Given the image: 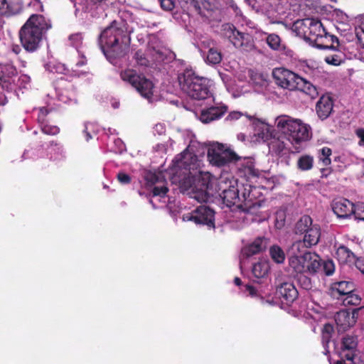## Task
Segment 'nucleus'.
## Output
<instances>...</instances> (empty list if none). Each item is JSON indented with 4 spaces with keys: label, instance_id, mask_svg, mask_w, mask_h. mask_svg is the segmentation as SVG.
<instances>
[{
    "label": "nucleus",
    "instance_id": "nucleus-1",
    "mask_svg": "<svg viewBox=\"0 0 364 364\" xmlns=\"http://www.w3.org/2000/svg\"><path fill=\"white\" fill-rule=\"evenodd\" d=\"M173 163V171L176 175L178 174V180L186 181L190 187L193 185L208 190L212 189L215 179L208 171L200 170L201 161L189 147L177 155Z\"/></svg>",
    "mask_w": 364,
    "mask_h": 364
},
{
    "label": "nucleus",
    "instance_id": "nucleus-2",
    "mask_svg": "<svg viewBox=\"0 0 364 364\" xmlns=\"http://www.w3.org/2000/svg\"><path fill=\"white\" fill-rule=\"evenodd\" d=\"M292 31L309 41L310 45L320 49L336 50L338 39L336 36L329 35L323 28L321 22L314 18H304L296 21Z\"/></svg>",
    "mask_w": 364,
    "mask_h": 364
},
{
    "label": "nucleus",
    "instance_id": "nucleus-3",
    "mask_svg": "<svg viewBox=\"0 0 364 364\" xmlns=\"http://www.w3.org/2000/svg\"><path fill=\"white\" fill-rule=\"evenodd\" d=\"M130 33L125 21H112L102 31L99 38V44L105 55L107 52H113L116 55H121L128 48Z\"/></svg>",
    "mask_w": 364,
    "mask_h": 364
},
{
    "label": "nucleus",
    "instance_id": "nucleus-4",
    "mask_svg": "<svg viewBox=\"0 0 364 364\" xmlns=\"http://www.w3.org/2000/svg\"><path fill=\"white\" fill-rule=\"evenodd\" d=\"M50 28V21L44 16L38 14L31 15L19 32L23 47L27 51H35L39 47L43 34Z\"/></svg>",
    "mask_w": 364,
    "mask_h": 364
},
{
    "label": "nucleus",
    "instance_id": "nucleus-5",
    "mask_svg": "<svg viewBox=\"0 0 364 364\" xmlns=\"http://www.w3.org/2000/svg\"><path fill=\"white\" fill-rule=\"evenodd\" d=\"M274 124L278 131L292 145L299 144L310 138V126L299 119L289 115H280L275 119Z\"/></svg>",
    "mask_w": 364,
    "mask_h": 364
},
{
    "label": "nucleus",
    "instance_id": "nucleus-6",
    "mask_svg": "<svg viewBox=\"0 0 364 364\" xmlns=\"http://www.w3.org/2000/svg\"><path fill=\"white\" fill-rule=\"evenodd\" d=\"M250 186L244 188V192L242 196L239 195L237 186L232 188L230 191H225L224 193H219L223 200V203L228 207L235 206L237 209L244 212H252L259 206L258 202L255 200L254 191Z\"/></svg>",
    "mask_w": 364,
    "mask_h": 364
},
{
    "label": "nucleus",
    "instance_id": "nucleus-7",
    "mask_svg": "<svg viewBox=\"0 0 364 364\" xmlns=\"http://www.w3.org/2000/svg\"><path fill=\"white\" fill-rule=\"evenodd\" d=\"M181 90L190 97L200 100L206 99L210 95L209 80L196 75L191 70L186 71L179 77Z\"/></svg>",
    "mask_w": 364,
    "mask_h": 364
},
{
    "label": "nucleus",
    "instance_id": "nucleus-8",
    "mask_svg": "<svg viewBox=\"0 0 364 364\" xmlns=\"http://www.w3.org/2000/svg\"><path fill=\"white\" fill-rule=\"evenodd\" d=\"M289 266L299 274L317 273L321 268V259L316 252H304L303 255H293L289 258Z\"/></svg>",
    "mask_w": 364,
    "mask_h": 364
},
{
    "label": "nucleus",
    "instance_id": "nucleus-9",
    "mask_svg": "<svg viewBox=\"0 0 364 364\" xmlns=\"http://www.w3.org/2000/svg\"><path fill=\"white\" fill-rule=\"evenodd\" d=\"M207 158L211 165L222 167L235 162L239 156L228 145L213 142L208 149Z\"/></svg>",
    "mask_w": 364,
    "mask_h": 364
},
{
    "label": "nucleus",
    "instance_id": "nucleus-10",
    "mask_svg": "<svg viewBox=\"0 0 364 364\" xmlns=\"http://www.w3.org/2000/svg\"><path fill=\"white\" fill-rule=\"evenodd\" d=\"M120 76L123 81L129 82L142 97L151 102L154 90V85L151 80L130 69L122 71Z\"/></svg>",
    "mask_w": 364,
    "mask_h": 364
},
{
    "label": "nucleus",
    "instance_id": "nucleus-11",
    "mask_svg": "<svg viewBox=\"0 0 364 364\" xmlns=\"http://www.w3.org/2000/svg\"><path fill=\"white\" fill-rule=\"evenodd\" d=\"M224 34L228 37L235 47L244 51H251L255 48L252 36L245 33L236 30L233 25L225 24L223 26Z\"/></svg>",
    "mask_w": 364,
    "mask_h": 364
},
{
    "label": "nucleus",
    "instance_id": "nucleus-12",
    "mask_svg": "<svg viewBox=\"0 0 364 364\" xmlns=\"http://www.w3.org/2000/svg\"><path fill=\"white\" fill-rule=\"evenodd\" d=\"M272 76L279 87L289 90L296 89L299 76L291 70L284 68H277L273 70Z\"/></svg>",
    "mask_w": 364,
    "mask_h": 364
},
{
    "label": "nucleus",
    "instance_id": "nucleus-13",
    "mask_svg": "<svg viewBox=\"0 0 364 364\" xmlns=\"http://www.w3.org/2000/svg\"><path fill=\"white\" fill-rule=\"evenodd\" d=\"M358 339L357 336L346 334L341 339L338 350L340 358H343L348 361H352L355 359L358 355Z\"/></svg>",
    "mask_w": 364,
    "mask_h": 364
},
{
    "label": "nucleus",
    "instance_id": "nucleus-14",
    "mask_svg": "<svg viewBox=\"0 0 364 364\" xmlns=\"http://www.w3.org/2000/svg\"><path fill=\"white\" fill-rule=\"evenodd\" d=\"M320 236V227L318 225L314 224L304 233L303 240H297L293 243L291 249L292 250H301L304 248H311L318 242Z\"/></svg>",
    "mask_w": 364,
    "mask_h": 364
},
{
    "label": "nucleus",
    "instance_id": "nucleus-15",
    "mask_svg": "<svg viewBox=\"0 0 364 364\" xmlns=\"http://www.w3.org/2000/svg\"><path fill=\"white\" fill-rule=\"evenodd\" d=\"M358 309L351 311L341 310L335 315V322L338 332H345L352 327L356 322Z\"/></svg>",
    "mask_w": 364,
    "mask_h": 364
},
{
    "label": "nucleus",
    "instance_id": "nucleus-16",
    "mask_svg": "<svg viewBox=\"0 0 364 364\" xmlns=\"http://www.w3.org/2000/svg\"><path fill=\"white\" fill-rule=\"evenodd\" d=\"M183 220H193L196 224L206 225L210 228H214V212L206 206H200L197 208L195 215H184Z\"/></svg>",
    "mask_w": 364,
    "mask_h": 364
},
{
    "label": "nucleus",
    "instance_id": "nucleus-17",
    "mask_svg": "<svg viewBox=\"0 0 364 364\" xmlns=\"http://www.w3.org/2000/svg\"><path fill=\"white\" fill-rule=\"evenodd\" d=\"M235 163L237 164L238 172L241 176L247 178H257L260 176V171L255 168L254 161L250 158L242 159L239 156V159L235 160Z\"/></svg>",
    "mask_w": 364,
    "mask_h": 364
},
{
    "label": "nucleus",
    "instance_id": "nucleus-18",
    "mask_svg": "<svg viewBox=\"0 0 364 364\" xmlns=\"http://www.w3.org/2000/svg\"><path fill=\"white\" fill-rule=\"evenodd\" d=\"M355 284L351 280L336 282L331 284L329 288V294L331 297L339 299L347 294L355 291Z\"/></svg>",
    "mask_w": 364,
    "mask_h": 364
},
{
    "label": "nucleus",
    "instance_id": "nucleus-19",
    "mask_svg": "<svg viewBox=\"0 0 364 364\" xmlns=\"http://www.w3.org/2000/svg\"><path fill=\"white\" fill-rule=\"evenodd\" d=\"M277 293L287 305L292 304L299 296V292L291 282H284L277 288Z\"/></svg>",
    "mask_w": 364,
    "mask_h": 364
},
{
    "label": "nucleus",
    "instance_id": "nucleus-20",
    "mask_svg": "<svg viewBox=\"0 0 364 364\" xmlns=\"http://www.w3.org/2000/svg\"><path fill=\"white\" fill-rule=\"evenodd\" d=\"M16 69L12 64L9 63L3 65L0 73V87L2 90L9 89L11 83L16 82Z\"/></svg>",
    "mask_w": 364,
    "mask_h": 364
},
{
    "label": "nucleus",
    "instance_id": "nucleus-21",
    "mask_svg": "<svg viewBox=\"0 0 364 364\" xmlns=\"http://www.w3.org/2000/svg\"><path fill=\"white\" fill-rule=\"evenodd\" d=\"M332 98L328 95H323L316 103V109L318 117L323 120L329 117L333 110Z\"/></svg>",
    "mask_w": 364,
    "mask_h": 364
},
{
    "label": "nucleus",
    "instance_id": "nucleus-22",
    "mask_svg": "<svg viewBox=\"0 0 364 364\" xmlns=\"http://www.w3.org/2000/svg\"><path fill=\"white\" fill-rule=\"evenodd\" d=\"M252 125L255 129V134L263 141H269L272 136V127L266 122L253 118Z\"/></svg>",
    "mask_w": 364,
    "mask_h": 364
},
{
    "label": "nucleus",
    "instance_id": "nucleus-23",
    "mask_svg": "<svg viewBox=\"0 0 364 364\" xmlns=\"http://www.w3.org/2000/svg\"><path fill=\"white\" fill-rule=\"evenodd\" d=\"M176 176H174L173 180L174 182H178L182 186L185 188L188 189L191 188V197L196 200L200 203H204L208 201L209 198L210 193L208 192L210 190L199 188L197 186H193L192 187L188 186L189 184L186 183V181H183L182 180H178L176 178Z\"/></svg>",
    "mask_w": 364,
    "mask_h": 364
},
{
    "label": "nucleus",
    "instance_id": "nucleus-24",
    "mask_svg": "<svg viewBox=\"0 0 364 364\" xmlns=\"http://www.w3.org/2000/svg\"><path fill=\"white\" fill-rule=\"evenodd\" d=\"M289 144L284 135L280 137L273 136L268 142V146L271 152L277 155H283L290 150Z\"/></svg>",
    "mask_w": 364,
    "mask_h": 364
},
{
    "label": "nucleus",
    "instance_id": "nucleus-25",
    "mask_svg": "<svg viewBox=\"0 0 364 364\" xmlns=\"http://www.w3.org/2000/svg\"><path fill=\"white\" fill-rule=\"evenodd\" d=\"M354 205L347 199H340L333 204V210L338 218H347L353 213Z\"/></svg>",
    "mask_w": 364,
    "mask_h": 364
},
{
    "label": "nucleus",
    "instance_id": "nucleus-26",
    "mask_svg": "<svg viewBox=\"0 0 364 364\" xmlns=\"http://www.w3.org/2000/svg\"><path fill=\"white\" fill-rule=\"evenodd\" d=\"M225 106L211 107L201 111L199 119L203 123H209L220 118L226 112Z\"/></svg>",
    "mask_w": 364,
    "mask_h": 364
},
{
    "label": "nucleus",
    "instance_id": "nucleus-27",
    "mask_svg": "<svg viewBox=\"0 0 364 364\" xmlns=\"http://www.w3.org/2000/svg\"><path fill=\"white\" fill-rule=\"evenodd\" d=\"M248 250H282L277 245L272 244L270 240L264 237H259L251 242L248 245Z\"/></svg>",
    "mask_w": 364,
    "mask_h": 364
},
{
    "label": "nucleus",
    "instance_id": "nucleus-28",
    "mask_svg": "<svg viewBox=\"0 0 364 364\" xmlns=\"http://www.w3.org/2000/svg\"><path fill=\"white\" fill-rule=\"evenodd\" d=\"M235 186H237V181L234 177L229 175L221 176L217 180L216 191L218 193H224Z\"/></svg>",
    "mask_w": 364,
    "mask_h": 364
},
{
    "label": "nucleus",
    "instance_id": "nucleus-29",
    "mask_svg": "<svg viewBox=\"0 0 364 364\" xmlns=\"http://www.w3.org/2000/svg\"><path fill=\"white\" fill-rule=\"evenodd\" d=\"M275 11L279 19L273 23H281L283 20L290 14V3L289 0H279L275 5Z\"/></svg>",
    "mask_w": 364,
    "mask_h": 364
},
{
    "label": "nucleus",
    "instance_id": "nucleus-30",
    "mask_svg": "<svg viewBox=\"0 0 364 364\" xmlns=\"http://www.w3.org/2000/svg\"><path fill=\"white\" fill-rule=\"evenodd\" d=\"M269 268V264L267 261L259 260L253 264L252 272L256 278H264L268 274Z\"/></svg>",
    "mask_w": 364,
    "mask_h": 364
},
{
    "label": "nucleus",
    "instance_id": "nucleus-31",
    "mask_svg": "<svg viewBox=\"0 0 364 364\" xmlns=\"http://www.w3.org/2000/svg\"><path fill=\"white\" fill-rule=\"evenodd\" d=\"M309 95L311 98H314L318 95L316 87L310 82L299 76L296 89Z\"/></svg>",
    "mask_w": 364,
    "mask_h": 364
},
{
    "label": "nucleus",
    "instance_id": "nucleus-32",
    "mask_svg": "<svg viewBox=\"0 0 364 364\" xmlns=\"http://www.w3.org/2000/svg\"><path fill=\"white\" fill-rule=\"evenodd\" d=\"M314 164L313 156L309 154L301 155L296 161V167L301 171H307L312 169Z\"/></svg>",
    "mask_w": 364,
    "mask_h": 364
},
{
    "label": "nucleus",
    "instance_id": "nucleus-33",
    "mask_svg": "<svg viewBox=\"0 0 364 364\" xmlns=\"http://www.w3.org/2000/svg\"><path fill=\"white\" fill-rule=\"evenodd\" d=\"M203 55L205 62L208 65H213L219 64L223 59L220 51L215 48H210V50H208L206 53H203Z\"/></svg>",
    "mask_w": 364,
    "mask_h": 364
},
{
    "label": "nucleus",
    "instance_id": "nucleus-34",
    "mask_svg": "<svg viewBox=\"0 0 364 364\" xmlns=\"http://www.w3.org/2000/svg\"><path fill=\"white\" fill-rule=\"evenodd\" d=\"M314 224L312 223V219L309 216L304 215L296 223V231L301 234L305 233L311 228V226H314Z\"/></svg>",
    "mask_w": 364,
    "mask_h": 364
},
{
    "label": "nucleus",
    "instance_id": "nucleus-35",
    "mask_svg": "<svg viewBox=\"0 0 364 364\" xmlns=\"http://www.w3.org/2000/svg\"><path fill=\"white\" fill-rule=\"evenodd\" d=\"M266 42L270 48L274 50H282L285 46L282 44L280 37L274 33L269 34Z\"/></svg>",
    "mask_w": 364,
    "mask_h": 364
},
{
    "label": "nucleus",
    "instance_id": "nucleus-36",
    "mask_svg": "<svg viewBox=\"0 0 364 364\" xmlns=\"http://www.w3.org/2000/svg\"><path fill=\"white\" fill-rule=\"evenodd\" d=\"M332 154L331 149L328 147H323L318 151V163L321 164L323 166H328L331 164V155Z\"/></svg>",
    "mask_w": 364,
    "mask_h": 364
},
{
    "label": "nucleus",
    "instance_id": "nucleus-37",
    "mask_svg": "<svg viewBox=\"0 0 364 364\" xmlns=\"http://www.w3.org/2000/svg\"><path fill=\"white\" fill-rule=\"evenodd\" d=\"M344 296L343 299L344 306H358L360 304L361 297L355 294V291H351V293L347 294Z\"/></svg>",
    "mask_w": 364,
    "mask_h": 364
},
{
    "label": "nucleus",
    "instance_id": "nucleus-38",
    "mask_svg": "<svg viewBox=\"0 0 364 364\" xmlns=\"http://www.w3.org/2000/svg\"><path fill=\"white\" fill-rule=\"evenodd\" d=\"M297 282L302 289L306 290H310L313 287L311 279L304 273L297 276Z\"/></svg>",
    "mask_w": 364,
    "mask_h": 364
},
{
    "label": "nucleus",
    "instance_id": "nucleus-39",
    "mask_svg": "<svg viewBox=\"0 0 364 364\" xmlns=\"http://www.w3.org/2000/svg\"><path fill=\"white\" fill-rule=\"evenodd\" d=\"M180 4L183 11L187 13L193 10L198 11L200 9L198 3L194 0H186L185 1H181Z\"/></svg>",
    "mask_w": 364,
    "mask_h": 364
},
{
    "label": "nucleus",
    "instance_id": "nucleus-40",
    "mask_svg": "<svg viewBox=\"0 0 364 364\" xmlns=\"http://www.w3.org/2000/svg\"><path fill=\"white\" fill-rule=\"evenodd\" d=\"M325 62L332 65H339L343 62V55L341 52L325 57Z\"/></svg>",
    "mask_w": 364,
    "mask_h": 364
},
{
    "label": "nucleus",
    "instance_id": "nucleus-41",
    "mask_svg": "<svg viewBox=\"0 0 364 364\" xmlns=\"http://www.w3.org/2000/svg\"><path fill=\"white\" fill-rule=\"evenodd\" d=\"M48 69L51 73L58 74H65L67 71L65 65L60 63H50L48 65Z\"/></svg>",
    "mask_w": 364,
    "mask_h": 364
},
{
    "label": "nucleus",
    "instance_id": "nucleus-42",
    "mask_svg": "<svg viewBox=\"0 0 364 364\" xmlns=\"http://www.w3.org/2000/svg\"><path fill=\"white\" fill-rule=\"evenodd\" d=\"M215 42L209 38L202 39L198 45L200 51L203 54L205 50H210V48H214Z\"/></svg>",
    "mask_w": 364,
    "mask_h": 364
},
{
    "label": "nucleus",
    "instance_id": "nucleus-43",
    "mask_svg": "<svg viewBox=\"0 0 364 364\" xmlns=\"http://www.w3.org/2000/svg\"><path fill=\"white\" fill-rule=\"evenodd\" d=\"M347 254V257H350V254L355 258V267L364 274V257H355L353 252H345Z\"/></svg>",
    "mask_w": 364,
    "mask_h": 364
},
{
    "label": "nucleus",
    "instance_id": "nucleus-44",
    "mask_svg": "<svg viewBox=\"0 0 364 364\" xmlns=\"http://www.w3.org/2000/svg\"><path fill=\"white\" fill-rule=\"evenodd\" d=\"M250 80L253 84L258 86H262L264 82L263 75L255 72H251Z\"/></svg>",
    "mask_w": 364,
    "mask_h": 364
},
{
    "label": "nucleus",
    "instance_id": "nucleus-45",
    "mask_svg": "<svg viewBox=\"0 0 364 364\" xmlns=\"http://www.w3.org/2000/svg\"><path fill=\"white\" fill-rule=\"evenodd\" d=\"M353 214L356 220L364 221V203L355 206Z\"/></svg>",
    "mask_w": 364,
    "mask_h": 364
},
{
    "label": "nucleus",
    "instance_id": "nucleus-46",
    "mask_svg": "<svg viewBox=\"0 0 364 364\" xmlns=\"http://www.w3.org/2000/svg\"><path fill=\"white\" fill-rule=\"evenodd\" d=\"M323 264V270L325 272V274L327 276H330L333 274L335 270V266L333 262L331 260H327L323 262H321V265Z\"/></svg>",
    "mask_w": 364,
    "mask_h": 364
},
{
    "label": "nucleus",
    "instance_id": "nucleus-47",
    "mask_svg": "<svg viewBox=\"0 0 364 364\" xmlns=\"http://www.w3.org/2000/svg\"><path fill=\"white\" fill-rule=\"evenodd\" d=\"M136 62L140 65H147L148 60L145 57L144 53L141 50H137L134 54Z\"/></svg>",
    "mask_w": 364,
    "mask_h": 364
},
{
    "label": "nucleus",
    "instance_id": "nucleus-48",
    "mask_svg": "<svg viewBox=\"0 0 364 364\" xmlns=\"http://www.w3.org/2000/svg\"><path fill=\"white\" fill-rule=\"evenodd\" d=\"M161 7L166 11H171L176 7L174 0H159Z\"/></svg>",
    "mask_w": 364,
    "mask_h": 364
},
{
    "label": "nucleus",
    "instance_id": "nucleus-49",
    "mask_svg": "<svg viewBox=\"0 0 364 364\" xmlns=\"http://www.w3.org/2000/svg\"><path fill=\"white\" fill-rule=\"evenodd\" d=\"M41 129L46 134L55 135L59 132V128L58 127L48 124L43 125Z\"/></svg>",
    "mask_w": 364,
    "mask_h": 364
},
{
    "label": "nucleus",
    "instance_id": "nucleus-50",
    "mask_svg": "<svg viewBox=\"0 0 364 364\" xmlns=\"http://www.w3.org/2000/svg\"><path fill=\"white\" fill-rule=\"evenodd\" d=\"M272 259L277 264L283 263L285 259L284 252H269Z\"/></svg>",
    "mask_w": 364,
    "mask_h": 364
},
{
    "label": "nucleus",
    "instance_id": "nucleus-51",
    "mask_svg": "<svg viewBox=\"0 0 364 364\" xmlns=\"http://www.w3.org/2000/svg\"><path fill=\"white\" fill-rule=\"evenodd\" d=\"M332 336L329 335H325V333L321 332V342L324 348L325 355H328L330 353L329 351V343L331 340Z\"/></svg>",
    "mask_w": 364,
    "mask_h": 364
},
{
    "label": "nucleus",
    "instance_id": "nucleus-52",
    "mask_svg": "<svg viewBox=\"0 0 364 364\" xmlns=\"http://www.w3.org/2000/svg\"><path fill=\"white\" fill-rule=\"evenodd\" d=\"M245 287L244 291L247 292L250 296L252 297H257L259 296L262 299H263V296H262L258 291L252 285L250 284H245L243 286Z\"/></svg>",
    "mask_w": 364,
    "mask_h": 364
},
{
    "label": "nucleus",
    "instance_id": "nucleus-53",
    "mask_svg": "<svg viewBox=\"0 0 364 364\" xmlns=\"http://www.w3.org/2000/svg\"><path fill=\"white\" fill-rule=\"evenodd\" d=\"M284 212L279 211L276 215V223L275 225L277 228H282L284 225Z\"/></svg>",
    "mask_w": 364,
    "mask_h": 364
},
{
    "label": "nucleus",
    "instance_id": "nucleus-54",
    "mask_svg": "<svg viewBox=\"0 0 364 364\" xmlns=\"http://www.w3.org/2000/svg\"><path fill=\"white\" fill-rule=\"evenodd\" d=\"M168 191L167 187L162 186H155L153 189V194L154 196H160L164 197L166 196V193Z\"/></svg>",
    "mask_w": 364,
    "mask_h": 364
},
{
    "label": "nucleus",
    "instance_id": "nucleus-55",
    "mask_svg": "<svg viewBox=\"0 0 364 364\" xmlns=\"http://www.w3.org/2000/svg\"><path fill=\"white\" fill-rule=\"evenodd\" d=\"M355 36L358 41L364 47V24L363 26L355 28Z\"/></svg>",
    "mask_w": 364,
    "mask_h": 364
},
{
    "label": "nucleus",
    "instance_id": "nucleus-56",
    "mask_svg": "<svg viewBox=\"0 0 364 364\" xmlns=\"http://www.w3.org/2000/svg\"><path fill=\"white\" fill-rule=\"evenodd\" d=\"M321 332L325 333V335H329V336H332V335L334 332V328H333V325H331L330 323H326L323 326Z\"/></svg>",
    "mask_w": 364,
    "mask_h": 364
},
{
    "label": "nucleus",
    "instance_id": "nucleus-57",
    "mask_svg": "<svg viewBox=\"0 0 364 364\" xmlns=\"http://www.w3.org/2000/svg\"><path fill=\"white\" fill-rule=\"evenodd\" d=\"M117 178L119 182L124 184L129 183L131 181L129 176L124 173H118Z\"/></svg>",
    "mask_w": 364,
    "mask_h": 364
},
{
    "label": "nucleus",
    "instance_id": "nucleus-58",
    "mask_svg": "<svg viewBox=\"0 0 364 364\" xmlns=\"http://www.w3.org/2000/svg\"><path fill=\"white\" fill-rule=\"evenodd\" d=\"M242 115V114L240 112H232L227 117V119H229V120L238 119Z\"/></svg>",
    "mask_w": 364,
    "mask_h": 364
},
{
    "label": "nucleus",
    "instance_id": "nucleus-59",
    "mask_svg": "<svg viewBox=\"0 0 364 364\" xmlns=\"http://www.w3.org/2000/svg\"><path fill=\"white\" fill-rule=\"evenodd\" d=\"M356 134L360 139L358 144L360 145L364 146V129L357 130Z\"/></svg>",
    "mask_w": 364,
    "mask_h": 364
},
{
    "label": "nucleus",
    "instance_id": "nucleus-60",
    "mask_svg": "<svg viewBox=\"0 0 364 364\" xmlns=\"http://www.w3.org/2000/svg\"><path fill=\"white\" fill-rule=\"evenodd\" d=\"M51 146H55V151L59 154L60 156H63L64 154V150L62 146L58 145V144L55 143L54 141H52L50 143Z\"/></svg>",
    "mask_w": 364,
    "mask_h": 364
},
{
    "label": "nucleus",
    "instance_id": "nucleus-61",
    "mask_svg": "<svg viewBox=\"0 0 364 364\" xmlns=\"http://www.w3.org/2000/svg\"><path fill=\"white\" fill-rule=\"evenodd\" d=\"M335 364H355V363L354 359H352V361H348L346 359L340 358V360H337Z\"/></svg>",
    "mask_w": 364,
    "mask_h": 364
},
{
    "label": "nucleus",
    "instance_id": "nucleus-62",
    "mask_svg": "<svg viewBox=\"0 0 364 364\" xmlns=\"http://www.w3.org/2000/svg\"><path fill=\"white\" fill-rule=\"evenodd\" d=\"M155 130L159 134H163L165 132V128L163 124H158L155 126Z\"/></svg>",
    "mask_w": 364,
    "mask_h": 364
},
{
    "label": "nucleus",
    "instance_id": "nucleus-63",
    "mask_svg": "<svg viewBox=\"0 0 364 364\" xmlns=\"http://www.w3.org/2000/svg\"><path fill=\"white\" fill-rule=\"evenodd\" d=\"M18 80L26 84L30 81V77L26 75H23L18 77Z\"/></svg>",
    "mask_w": 364,
    "mask_h": 364
},
{
    "label": "nucleus",
    "instance_id": "nucleus-64",
    "mask_svg": "<svg viewBox=\"0 0 364 364\" xmlns=\"http://www.w3.org/2000/svg\"><path fill=\"white\" fill-rule=\"evenodd\" d=\"M9 4L6 0H0V9H9Z\"/></svg>",
    "mask_w": 364,
    "mask_h": 364
}]
</instances>
